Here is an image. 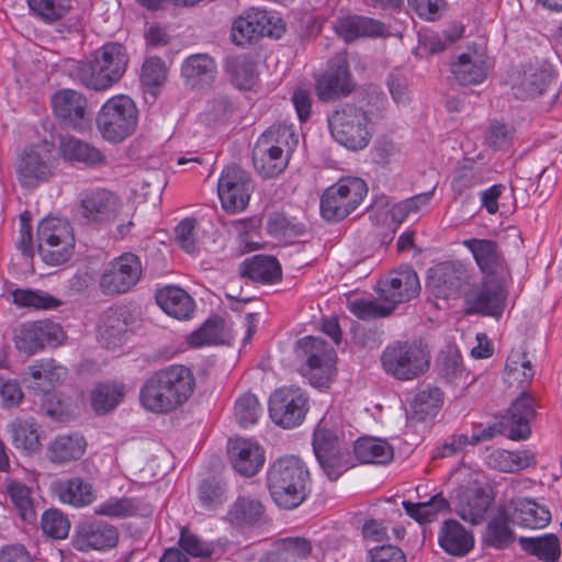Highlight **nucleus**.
I'll list each match as a JSON object with an SVG mask.
<instances>
[{
  "label": "nucleus",
  "mask_w": 562,
  "mask_h": 562,
  "mask_svg": "<svg viewBox=\"0 0 562 562\" xmlns=\"http://www.w3.org/2000/svg\"><path fill=\"white\" fill-rule=\"evenodd\" d=\"M194 378L184 366H170L151 375L140 390L143 406L153 413H168L191 396Z\"/></svg>",
  "instance_id": "nucleus-1"
},
{
  "label": "nucleus",
  "mask_w": 562,
  "mask_h": 562,
  "mask_svg": "<svg viewBox=\"0 0 562 562\" xmlns=\"http://www.w3.org/2000/svg\"><path fill=\"white\" fill-rule=\"evenodd\" d=\"M127 65L128 55L125 47L119 43H108L78 61L74 76L89 90L105 91L121 80Z\"/></svg>",
  "instance_id": "nucleus-2"
},
{
  "label": "nucleus",
  "mask_w": 562,
  "mask_h": 562,
  "mask_svg": "<svg viewBox=\"0 0 562 562\" xmlns=\"http://www.w3.org/2000/svg\"><path fill=\"white\" fill-rule=\"evenodd\" d=\"M310 472L297 457L279 458L267 472V485L274 503L284 509L297 507L306 498Z\"/></svg>",
  "instance_id": "nucleus-3"
},
{
  "label": "nucleus",
  "mask_w": 562,
  "mask_h": 562,
  "mask_svg": "<svg viewBox=\"0 0 562 562\" xmlns=\"http://www.w3.org/2000/svg\"><path fill=\"white\" fill-rule=\"evenodd\" d=\"M386 374L400 381H411L425 374L430 366V351L422 340L394 341L381 355Z\"/></svg>",
  "instance_id": "nucleus-4"
},
{
  "label": "nucleus",
  "mask_w": 562,
  "mask_h": 562,
  "mask_svg": "<svg viewBox=\"0 0 562 562\" xmlns=\"http://www.w3.org/2000/svg\"><path fill=\"white\" fill-rule=\"evenodd\" d=\"M137 119L135 102L125 94H117L108 99L99 110L97 127L105 140L120 143L135 132Z\"/></svg>",
  "instance_id": "nucleus-5"
},
{
  "label": "nucleus",
  "mask_w": 562,
  "mask_h": 562,
  "mask_svg": "<svg viewBox=\"0 0 562 562\" xmlns=\"http://www.w3.org/2000/svg\"><path fill=\"white\" fill-rule=\"evenodd\" d=\"M328 125L334 139L349 150H361L370 143V119L359 106L344 104L328 116Z\"/></svg>",
  "instance_id": "nucleus-6"
},
{
  "label": "nucleus",
  "mask_w": 562,
  "mask_h": 562,
  "mask_svg": "<svg viewBox=\"0 0 562 562\" xmlns=\"http://www.w3.org/2000/svg\"><path fill=\"white\" fill-rule=\"evenodd\" d=\"M368 192L360 178H344L328 187L321 199V214L326 221H341L353 212Z\"/></svg>",
  "instance_id": "nucleus-7"
},
{
  "label": "nucleus",
  "mask_w": 562,
  "mask_h": 562,
  "mask_svg": "<svg viewBox=\"0 0 562 562\" xmlns=\"http://www.w3.org/2000/svg\"><path fill=\"white\" fill-rule=\"evenodd\" d=\"M70 225L59 217L43 218L37 226V250L47 265L58 266L70 259Z\"/></svg>",
  "instance_id": "nucleus-8"
},
{
  "label": "nucleus",
  "mask_w": 562,
  "mask_h": 562,
  "mask_svg": "<svg viewBox=\"0 0 562 562\" xmlns=\"http://www.w3.org/2000/svg\"><path fill=\"white\" fill-rule=\"evenodd\" d=\"M299 346L306 356V364L303 368L304 375L312 385L326 386L336 372V352L334 348L323 339L312 336L302 338Z\"/></svg>",
  "instance_id": "nucleus-9"
},
{
  "label": "nucleus",
  "mask_w": 562,
  "mask_h": 562,
  "mask_svg": "<svg viewBox=\"0 0 562 562\" xmlns=\"http://www.w3.org/2000/svg\"><path fill=\"white\" fill-rule=\"evenodd\" d=\"M308 411V398L300 387H281L269 398V415L272 422L284 428L300 426Z\"/></svg>",
  "instance_id": "nucleus-10"
},
{
  "label": "nucleus",
  "mask_w": 562,
  "mask_h": 562,
  "mask_svg": "<svg viewBox=\"0 0 562 562\" xmlns=\"http://www.w3.org/2000/svg\"><path fill=\"white\" fill-rule=\"evenodd\" d=\"M142 271L139 258L125 252L108 263L100 277V291L105 295L127 293L140 280Z\"/></svg>",
  "instance_id": "nucleus-11"
},
{
  "label": "nucleus",
  "mask_w": 562,
  "mask_h": 562,
  "mask_svg": "<svg viewBox=\"0 0 562 562\" xmlns=\"http://www.w3.org/2000/svg\"><path fill=\"white\" fill-rule=\"evenodd\" d=\"M254 191V183L244 169L237 165L223 169L217 182V193L222 206L229 213L244 211Z\"/></svg>",
  "instance_id": "nucleus-12"
},
{
  "label": "nucleus",
  "mask_w": 562,
  "mask_h": 562,
  "mask_svg": "<svg viewBox=\"0 0 562 562\" xmlns=\"http://www.w3.org/2000/svg\"><path fill=\"white\" fill-rule=\"evenodd\" d=\"M279 18L270 15L267 10L251 8L237 18L232 25V40L243 46L262 36L279 37L283 32Z\"/></svg>",
  "instance_id": "nucleus-13"
},
{
  "label": "nucleus",
  "mask_w": 562,
  "mask_h": 562,
  "mask_svg": "<svg viewBox=\"0 0 562 562\" xmlns=\"http://www.w3.org/2000/svg\"><path fill=\"white\" fill-rule=\"evenodd\" d=\"M420 291V282L416 271L411 266H401L391 271L378 285L381 301L392 305V311L400 303L411 301Z\"/></svg>",
  "instance_id": "nucleus-14"
},
{
  "label": "nucleus",
  "mask_w": 562,
  "mask_h": 562,
  "mask_svg": "<svg viewBox=\"0 0 562 562\" xmlns=\"http://www.w3.org/2000/svg\"><path fill=\"white\" fill-rule=\"evenodd\" d=\"M52 175L49 150L46 145H33L25 148L15 162V177L21 187L36 188Z\"/></svg>",
  "instance_id": "nucleus-15"
},
{
  "label": "nucleus",
  "mask_w": 562,
  "mask_h": 562,
  "mask_svg": "<svg viewBox=\"0 0 562 562\" xmlns=\"http://www.w3.org/2000/svg\"><path fill=\"white\" fill-rule=\"evenodd\" d=\"M506 291L496 282L486 281L472 286L464 295L467 315L482 314L499 317L505 307Z\"/></svg>",
  "instance_id": "nucleus-16"
},
{
  "label": "nucleus",
  "mask_w": 562,
  "mask_h": 562,
  "mask_svg": "<svg viewBox=\"0 0 562 562\" xmlns=\"http://www.w3.org/2000/svg\"><path fill=\"white\" fill-rule=\"evenodd\" d=\"M63 337L60 326L50 321L27 322L15 329L16 348L27 356L34 355L46 344L57 345Z\"/></svg>",
  "instance_id": "nucleus-17"
},
{
  "label": "nucleus",
  "mask_w": 562,
  "mask_h": 562,
  "mask_svg": "<svg viewBox=\"0 0 562 562\" xmlns=\"http://www.w3.org/2000/svg\"><path fill=\"white\" fill-rule=\"evenodd\" d=\"M553 78L554 72L551 66L536 60L516 70L512 77V88L518 98H535L546 92Z\"/></svg>",
  "instance_id": "nucleus-18"
},
{
  "label": "nucleus",
  "mask_w": 562,
  "mask_h": 562,
  "mask_svg": "<svg viewBox=\"0 0 562 562\" xmlns=\"http://www.w3.org/2000/svg\"><path fill=\"white\" fill-rule=\"evenodd\" d=\"M353 82L348 69L345 53L337 54L329 63L328 69L318 78L316 92L321 100L329 101L349 94Z\"/></svg>",
  "instance_id": "nucleus-19"
},
{
  "label": "nucleus",
  "mask_w": 562,
  "mask_h": 562,
  "mask_svg": "<svg viewBox=\"0 0 562 562\" xmlns=\"http://www.w3.org/2000/svg\"><path fill=\"white\" fill-rule=\"evenodd\" d=\"M119 209L120 200L114 193L105 189H95L81 198L77 215L86 224L103 223L113 221Z\"/></svg>",
  "instance_id": "nucleus-20"
},
{
  "label": "nucleus",
  "mask_w": 562,
  "mask_h": 562,
  "mask_svg": "<svg viewBox=\"0 0 562 562\" xmlns=\"http://www.w3.org/2000/svg\"><path fill=\"white\" fill-rule=\"evenodd\" d=\"M131 315L123 306H113L103 312L97 325L100 344L108 349L123 345L131 327Z\"/></svg>",
  "instance_id": "nucleus-21"
},
{
  "label": "nucleus",
  "mask_w": 562,
  "mask_h": 562,
  "mask_svg": "<svg viewBox=\"0 0 562 562\" xmlns=\"http://www.w3.org/2000/svg\"><path fill=\"white\" fill-rule=\"evenodd\" d=\"M536 407L533 396L526 391L521 392L503 416V426L508 430V438H528L531 432L529 424L536 416Z\"/></svg>",
  "instance_id": "nucleus-22"
},
{
  "label": "nucleus",
  "mask_w": 562,
  "mask_h": 562,
  "mask_svg": "<svg viewBox=\"0 0 562 562\" xmlns=\"http://www.w3.org/2000/svg\"><path fill=\"white\" fill-rule=\"evenodd\" d=\"M55 122L52 127V143L57 146L59 155L70 159V89H63L52 97Z\"/></svg>",
  "instance_id": "nucleus-23"
},
{
  "label": "nucleus",
  "mask_w": 562,
  "mask_h": 562,
  "mask_svg": "<svg viewBox=\"0 0 562 562\" xmlns=\"http://www.w3.org/2000/svg\"><path fill=\"white\" fill-rule=\"evenodd\" d=\"M117 529L104 521H85L78 525L72 546L87 551L110 549L117 544Z\"/></svg>",
  "instance_id": "nucleus-24"
},
{
  "label": "nucleus",
  "mask_w": 562,
  "mask_h": 562,
  "mask_svg": "<svg viewBox=\"0 0 562 562\" xmlns=\"http://www.w3.org/2000/svg\"><path fill=\"white\" fill-rule=\"evenodd\" d=\"M465 281V271L460 263L441 262L428 272V286L437 297L451 299L458 296Z\"/></svg>",
  "instance_id": "nucleus-25"
},
{
  "label": "nucleus",
  "mask_w": 562,
  "mask_h": 562,
  "mask_svg": "<svg viewBox=\"0 0 562 562\" xmlns=\"http://www.w3.org/2000/svg\"><path fill=\"white\" fill-rule=\"evenodd\" d=\"M463 245L472 252L476 265L488 276H504L507 263L496 241L492 239L470 238Z\"/></svg>",
  "instance_id": "nucleus-26"
},
{
  "label": "nucleus",
  "mask_w": 562,
  "mask_h": 562,
  "mask_svg": "<svg viewBox=\"0 0 562 562\" xmlns=\"http://www.w3.org/2000/svg\"><path fill=\"white\" fill-rule=\"evenodd\" d=\"M228 456L235 471L244 476L258 473L265 462L261 447L247 439L229 441Z\"/></svg>",
  "instance_id": "nucleus-27"
},
{
  "label": "nucleus",
  "mask_w": 562,
  "mask_h": 562,
  "mask_svg": "<svg viewBox=\"0 0 562 562\" xmlns=\"http://www.w3.org/2000/svg\"><path fill=\"white\" fill-rule=\"evenodd\" d=\"M216 76V61L209 54H193L181 65V77L184 83L193 89L211 87Z\"/></svg>",
  "instance_id": "nucleus-28"
},
{
  "label": "nucleus",
  "mask_w": 562,
  "mask_h": 562,
  "mask_svg": "<svg viewBox=\"0 0 562 562\" xmlns=\"http://www.w3.org/2000/svg\"><path fill=\"white\" fill-rule=\"evenodd\" d=\"M334 27L336 33L346 42L359 37H382L389 33L383 22L360 15L338 19Z\"/></svg>",
  "instance_id": "nucleus-29"
},
{
  "label": "nucleus",
  "mask_w": 562,
  "mask_h": 562,
  "mask_svg": "<svg viewBox=\"0 0 562 562\" xmlns=\"http://www.w3.org/2000/svg\"><path fill=\"white\" fill-rule=\"evenodd\" d=\"M289 155L279 147L268 145L265 139H258L252 149V164L262 178H274L288 166Z\"/></svg>",
  "instance_id": "nucleus-30"
},
{
  "label": "nucleus",
  "mask_w": 562,
  "mask_h": 562,
  "mask_svg": "<svg viewBox=\"0 0 562 562\" xmlns=\"http://www.w3.org/2000/svg\"><path fill=\"white\" fill-rule=\"evenodd\" d=\"M508 514L513 524L522 528L541 529L551 520L550 512L529 498H515L510 501Z\"/></svg>",
  "instance_id": "nucleus-31"
},
{
  "label": "nucleus",
  "mask_w": 562,
  "mask_h": 562,
  "mask_svg": "<svg viewBox=\"0 0 562 562\" xmlns=\"http://www.w3.org/2000/svg\"><path fill=\"white\" fill-rule=\"evenodd\" d=\"M493 502L491 494L482 488H467L457 504V514L461 519L472 525L481 524Z\"/></svg>",
  "instance_id": "nucleus-32"
},
{
  "label": "nucleus",
  "mask_w": 562,
  "mask_h": 562,
  "mask_svg": "<svg viewBox=\"0 0 562 562\" xmlns=\"http://www.w3.org/2000/svg\"><path fill=\"white\" fill-rule=\"evenodd\" d=\"M156 302L169 316L184 321L192 317L194 300L181 288L167 285L156 292Z\"/></svg>",
  "instance_id": "nucleus-33"
},
{
  "label": "nucleus",
  "mask_w": 562,
  "mask_h": 562,
  "mask_svg": "<svg viewBox=\"0 0 562 562\" xmlns=\"http://www.w3.org/2000/svg\"><path fill=\"white\" fill-rule=\"evenodd\" d=\"M488 65L476 52L463 53L450 65L451 74L462 86L480 85L487 77Z\"/></svg>",
  "instance_id": "nucleus-34"
},
{
  "label": "nucleus",
  "mask_w": 562,
  "mask_h": 562,
  "mask_svg": "<svg viewBox=\"0 0 562 562\" xmlns=\"http://www.w3.org/2000/svg\"><path fill=\"white\" fill-rule=\"evenodd\" d=\"M239 273L255 282L274 283L281 279V266L272 256L256 255L239 265Z\"/></svg>",
  "instance_id": "nucleus-35"
},
{
  "label": "nucleus",
  "mask_w": 562,
  "mask_h": 562,
  "mask_svg": "<svg viewBox=\"0 0 562 562\" xmlns=\"http://www.w3.org/2000/svg\"><path fill=\"white\" fill-rule=\"evenodd\" d=\"M438 541L447 553L456 557L465 555L474 544L471 532L454 519H449L443 522L438 536Z\"/></svg>",
  "instance_id": "nucleus-36"
},
{
  "label": "nucleus",
  "mask_w": 562,
  "mask_h": 562,
  "mask_svg": "<svg viewBox=\"0 0 562 562\" xmlns=\"http://www.w3.org/2000/svg\"><path fill=\"white\" fill-rule=\"evenodd\" d=\"M227 519L237 527L255 526L265 520V506L257 497L239 496L231 506Z\"/></svg>",
  "instance_id": "nucleus-37"
},
{
  "label": "nucleus",
  "mask_w": 562,
  "mask_h": 562,
  "mask_svg": "<svg viewBox=\"0 0 562 562\" xmlns=\"http://www.w3.org/2000/svg\"><path fill=\"white\" fill-rule=\"evenodd\" d=\"M353 452L362 463L385 464L393 459V448L385 440L372 437L356 440Z\"/></svg>",
  "instance_id": "nucleus-38"
},
{
  "label": "nucleus",
  "mask_w": 562,
  "mask_h": 562,
  "mask_svg": "<svg viewBox=\"0 0 562 562\" xmlns=\"http://www.w3.org/2000/svg\"><path fill=\"white\" fill-rule=\"evenodd\" d=\"M225 71L239 89H250L258 77L256 64L247 55L228 56L225 60Z\"/></svg>",
  "instance_id": "nucleus-39"
},
{
  "label": "nucleus",
  "mask_w": 562,
  "mask_h": 562,
  "mask_svg": "<svg viewBox=\"0 0 562 562\" xmlns=\"http://www.w3.org/2000/svg\"><path fill=\"white\" fill-rule=\"evenodd\" d=\"M519 544L525 552L544 562H557L561 555L559 538L553 533L530 538L521 537Z\"/></svg>",
  "instance_id": "nucleus-40"
},
{
  "label": "nucleus",
  "mask_w": 562,
  "mask_h": 562,
  "mask_svg": "<svg viewBox=\"0 0 562 562\" xmlns=\"http://www.w3.org/2000/svg\"><path fill=\"white\" fill-rule=\"evenodd\" d=\"M407 515L417 520L419 524H426L435 520L439 513L449 509V503L442 493L435 494L429 501L420 503H412L404 501L402 503Z\"/></svg>",
  "instance_id": "nucleus-41"
},
{
  "label": "nucleus",
  "mask_w": 562,
  "mask_h": 562,
  "mask_svg": "<svg viewBox=\"0 0 562 562\" xmlns=\"http://www.w3.org/2000/svg\"><path fill=\"white\" fill-rule=\"evenodd\" d=\"M27 371L33 379L30 387L42 392L59 381L65 374V369L56 366L53 360H41L30 366Z\"/></svg>",
  "instance_id": "nucleus-42"
},
{
  "label": "nucleus",
  "mask_w": 562,
  "mask_h": 562,
  "mask_svg": "<svg viewBox=\"0 0 562 562\" xmlns=\"http://www.w3.org/2000/svg\"><path fill=\"white\" fill-rule=\"evenodd\" d=\"M267 231L271 236L289 241L304 235L305 225L283 213L274 212L268 217Z\"/></svg>",
  "instance_id": "nucleus-43"
},
{
  "label": "nucleus",
  "mask_w": 562,
  "mask_h": 562,
  "mask_svg": "<svg viewBox=\"0 0 562 562\" xmlns=\"http://www.w3.org/2000/svg\"><path fill=\"white\" fill-rule=\"evenodd\" d=\"M313 449L316 454L329 453L334 450L346 449L338 438L337 430L326 416L317 424L313 435Z\"/></svg>",
  "instance_id": "nucleus-44"
},
{
  "label": "nucleus",
  "mask_w": 562,
  "mask_h": 562,
  "mask_svg": "<svg viewBox=\"0 0 562 562\" xmlns=\"http://www.w3.org/2000/svg\"><path fill=\"white\" fill-rule=\"evenodd\" d=\"M505 372L507 381L517 382L522 387L529 384L535 375L531 361L520 351H513L508 356Z\"/></svg>",
  "instance_id": "nucleus-45"
},
{
  "label": "nucleus",
  "mask_w": 562,
  "mask_h": 562,
  "mask_svg": "<svg viewBox=\"0 0 562 562\" xmlns=\"http://www.w3.org/2000/svg\"><path fill=\"white\" fill-rule=\"evenodd\" d=\"M258 139H265L268 145L279 147L284 154H290L297 145V135L292 124H274L270 126Z\"/></svg>",
  "instance_id": "nucleus-46"
},
{
  "label": "nucleus",
  "mask_w": 562,
  "mask_h": 562,
  "mask_svg": "<svg viewBox=\"0 0 562 562\" xmlns=\"http://www.w3.org/2000/svg\"><path fill=\"white\" fill-rule=\"evenodd\" d=\"M12 296L14 304L21 307L52 310L61 305L60 300L40 290L16 289L12 292Z\"/></svg>",
  "instance_id": "nucleus-47"
},
{
  "label": "nucleus",
  "mask_w": 562,
  "mask_h": 562,
  "mask_svg": "<svg viewBox=\"0 0 562 562\" xmlns=\"http://www.w3.org/2000/svg\"><path fill=\"white\" fill-rule=\"evenodd\" d=\"M316 459L326 476L331 481L337 480L349 468L353 467L347 448L316 454Z\"/></svg>",
  "instance_id": "nucleus-48"
},
{
  "label": "nucleus",
  "mask_w": 562,
  "mask_h": 562,
  "mask_svg": "<svg viewBox=\"0 0 562 562\" xmlns=\"http://www.w3.org/2000/svg\"><path fill=\"white\" fill-rule=\"evenodd\" d=\"M123 387L116 384H99L91 392V405L98 414H106L117 406Z\"/></svg>",
  "instance_id": "nucleus-49"
},
{
  "label": "nucleus",
  "mask_w": 562,
  "mask_h": 562,
  "mask_svg": "<svg viewBox=\"0 0 562 562\" xmlns=\"http://www.w3.org/2000/svg\"><path fill=\"white\" fill-rule=\"evenodd\" d=\"M442 392L438 386L427 385L416 393L412 406L422 419L434 416L442 403Z\"/></svg>",
  "instance_id": "nucleus-50"
},
{
  "label": "nucleus",
  "mask_w": 562,
  "mask_h": 562,
  "mask_svg": "<svg viewBox=\"0 0 562 562\" xmlns=\"http://www.w3.org/2000/svg\"><path fill=\"white\" fill-rule=\"evenodd\" d=\"M31 12L45 22H56L70 10V0H26Z\"/></svg>",
  "instance_id": "nucleus-51"
},
{
  "label": "nucleus",
  "mask_w": 562,
  "mask_h": 562,
  "mask_svg": "<svg viewBox=\"0 0 562 562\" xmlns=\"http://www.w3.org/2000/svg\"><path fill=\"white\" fill-rule=\"evenodd\" d=\"M8 493L21 518L29 524L34 522L36 520V510L31 497L30 487L23 483L13 482L9 484Z\"/></svg>",
  "instance_id": "nucleus-52"
},
{
  "label": "nucleus",
  "mask_w": 562,
  "mask_h": 562,
  "mask_svg": "<svg viewBox=\"0 0 562 562\" xmlns=\"http://www.w3.org/2000/svg\"><path fill=\"white\" fill-rule=\"evenodd\" d=\"M223 328L221 318H209L200 328L190 334L188 342L192 347L217 345L223 341Z\"/></svg>",
  "instance_id": "nucleus-53"
},
{
  "label": "nucleus",
  "mask_w": 562,
  "mask_h": 562,
  "mask_svg": "<svg viewBox=\"0 0 562 562\" xmlns=\"http://www.w3.org/2000/svg\"><path fill=\"white\" fill-rule=\"evenodd\" d=\"M507 516L498 514L486 528L485 541L496 549L508 547L514 540V533L508 526Z\"/></svg>",
  "instance_id": "nucleus-54"
},
{
  "label": "nucleus",
  "mask_w": 562,
  "mask_h": 562,
  "mask_svg": "<svg viewBox=\"0 0 562 562\" xmlns=\"http://www.w3.org/2000/svg\"><path fill=\"white\" fill-rule=\"evenodd\" d=\"M349 311L363 321L387 316L392 313V305L376 300L357 299L348 303Z\"/></svg>",
  "instance_id": "nucleus-55"
},
{
  "label": "nucleus",
  "mask_w": 562,
  "mask_h": 562,
  "mask_svg": "<svg viewBox=\"0 0 562 562\" xmlns=\"http://www.w3.org/2000/svg\"><path fill=\"white\" fill-rule=\"evenodd\" d=\"M261 413L262 407L254 394L241 395L235 404V417L243 427L257 423Z\"/></svg>",
  "instance_id": "nucleus-56"
},
{
  "label": "nucleus",
  "mask_w": 562,
  "mask_h": 562,
  "mask_svg": "<svg viewBox=\"0 0 562 562\" xmlns=\"http://www.w3.org/2000/svg\"><path fill=\"white\" fill-rule=\"evenodd\" d=\"M41 526L47 536L54 539H65L68 537L70 522L60 510L52 508L42 515Z\"/></svg>",
  "instance_id": "nucleus-57"
},
{
  "label": "nucleus",
  "mask_w": 562,
  "mask_h": 562,
  "mask_svg": "<svg viewBox=\"0 0 562 562\" xmlns=\"http://www.w3.org/2000/svg\"><path fill=\"white\" fill-rule=\"evenodd\" d=\"M12 439L15 448L32 452L40 447V437L33 424L18 422L11 426Z\"/></svg>",
  "instance_id": "nucleus-58"
},
{
  "label": "nucleus",
  "mask_w": 562,
  "mask_h": 562,
  "mask_svg": "<svg viewBox=\"0 0 562 562\" xmlns=\"http://www.w3.org/2000/svg\"><path fill=\"white\" fill-rule=\"evenodd\" d=\"M92 127V111L88 99L81 92L72 90V131L88 132Z\"/></svg>",
  "instance_id": "nucleus-59"
},
{
  "label": "nucleus",
  "mask_w": 562,
  "mask_h": 562,
  "mask_svg": "<svg viewBox=\"0 0 562 562\" xmlns=\"http://www.w3.org/2000/svg\"><path fill=\"white\" fill-rule=\"evenodd\" d=\"M138 506L132 498L111 497L95 508V514L113 518H123L136 513Z\"/></svg>",
  "instance_id": "nucleus-60"
},
{
  "label": "nucleus",
  "mask_w": 562,
  "mask_h": 562,
  "mask_svg": "<svg viewBox=\"0 0 562 562\" xmlns=\"http://www.w3.org/2000/svg\"><path fill=\"white\" fill-rule=\"evenodd\" d=\"M42 408L47 416L58 423H66L70 417L69 398L56 392H47L44 395Z\"/></svg>",
  "instance_id": "nucleus-61"
},
{
  "label": "nucleus",
  "mask_w": 562,
  "mask_h": 562,
  "mask_svg": "<svg viewBox=\"0 0 562 562\" xmlns=\"http://www.w3.org/2000/svg\"><path fill=\"white\" fill-rule=\"evenodd\" d=\"M434 195V189L406 199L392 207V218L398 223L405 221L411 214L417 213L420 207L427 205Z\"/></svg>",
  "instance_id": "nucleus-62"
},
{
  "label": "nucleus",
  "mask_w": 562,
  "mask_h": 562,
  "mask_svg": "<svg viewBox=\"0 0 562 562\" xmlns=\"http://www.w3.org/2000/svg\"><path fill=\"white\" fill-rule=\"evenodd\" d=\"M286 562H302L312 553L311 542L301 537H289L278 541Z\"/></svg>",
  "instance_id": "nucleus-63"
},
{
  "label": "nucleus",
  "mask_w": 562,
  "mask_h": 562,
  "mask_svg": "<svg viewBox=\"0 0 562 562\" xmlns=\"http://www.w3.org/2000/svg\"><path fill=\"white\" fill-rule=\"evenodd\" d=\"M483 182L481 172L472 165H463L456 171L451 188L456 194L462 195L469 189Z\"/></svg>",
  "instance_id": "nucleus-64"
}]
</instances>
